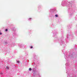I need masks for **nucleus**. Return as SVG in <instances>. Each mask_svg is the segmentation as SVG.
Returning <instances> with one entry per match:
<instances>
[{
	"label": "nucleus",
	"instance_id": "obj_7",
	"mask_svg": "<svg viewBox=\"0 0 77 77\" xmlns=\"http://www.w3.org/2000/svg\"><path fill=\"white\" fill-rule=\"evenodd\" d=\"M2 32H0V35H2Z\"/></svg>",
	"mask_w": 77,
	"mask_h": 77
},
{
	"label": "nucleus",
	"instance_id": "obj_5",
	"mask_svg": "<svg viewBox=\"0 0 77 77\" xmlns=\"http://www.w3.org/2000/svg\"><path fill=\"white\" fill-rule=\"evenodd\" d=\"M5 31H6V32L8 31V29H6V30H5Z\"/></svg>",
	"mask_w": 77,
	"mask_h": 77
},
{
	"label": "nucleus",
	"instance_id": "obj_8",
	"mask_svg": "<svg viewBox=\"0 0 77 77\" xmlns=\"http://www.w3.org/2000/svg\"><path fill=\"white\" fill-rule=\"evenodd\" d=\"M31 19H32L31 18H29V20H31Z\"/></svg>",
	"mask_w": 77,
	"mask_h": 77
},
{
	"label": "nucleus",
	"instance_id": "obj_2",
	"mask_svg": "<svg viewBox=\"0 0 77 77\" xmlns=\"http://www.w3.org/2000/svg\"><path fill=\"white\" fill-rule=\"evenodd\" d=\"M55 17H58V15L57 14L55 15Z\"/></svg>",
	"mask_w": 77,
	"mask_h": 77
},
{
	"label": "nucleus",
	"instance_id": "obj_1",
	"mask_svg": "<svg viewBox=\"0 0 77 77\" xmlns=\"http://www.w3.org/2000/svg\"><path fill=\"white\" fill-rule=\"evenodd\" d=\"M29 71H32V68H29Z\"/></svg>",
	"mask_w": 77,
	"mask_h": 77
},
{
	"label": "nucleus",
	"instance_id": "obj_3",
	"mask_svg": "<svg viewBox=\"0 0 77 77\" xmlns=\"http://www.w3.org/2000/svg\"><path fill=\"white\" fill-rule=\"evenodd\" d=\"M17 63H20V61H17Z\"/></svg>",
	"mask_w": 77,
	"mask_h": 77
},
{
	"label": "nucleus",
	"instance_id": "obj_6",
	"mask_svg": "<svg viewBox=\"0 0 77 77\" xmlns=\"http://www.w3.org/2000/svg\"><path fill=\"white\" fill-rule=\"evenodd\" d=\"M31 48H33V46H31Z\"/></svg>",
	"mask_w": 77,
	"mask_h": 77
},
{
	"label": "nucleus",
	"instance_id": "obj_4",
	"mask_svg": "<svg viewBox=\"0 0 77 77\" xmlns=\"http://www.w3.org/2000/svg\"><path fill=\"white\" fill-rule=\"evenodd\" d=\"M6 68H7V69H9V67H6Z\"/></svg>",
	"mask_w": 77,
	"mask_h": 77
}]
</instances>
